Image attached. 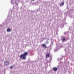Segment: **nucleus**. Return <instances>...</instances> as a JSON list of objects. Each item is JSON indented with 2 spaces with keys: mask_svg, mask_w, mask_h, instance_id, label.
<instances>
[{
  "mask_svg": "<svg viewBox=\"0 0 74 74\" xmlns=\"http://www.w3.org/2000/svg\"><path fill=\"white\" fill-rule=\"evenodd\" d=\"M27 52H25L23 54L21 55L20 56L21 58H23V60H25L26 59V56L27 55Z\"/></svg>",
  "mask_w": 74,
  "mask_h": 74,
  "instance_id": "nucleus-1",
  "label": "nucleus"
},
{
  "mask_svg": "<svg viewBox=\"0 0 74 74\" xmlns=\"http://www.w3.org/2000/svg\"><path fill=\"white\" fill-rule=\"evenodd\" d=\"M16 1H17V0H12L11 1V3H12V4H15L16 5V6H18V3H16Z\"/></svg>",
  "mask_w": 74,
  "mask_h": 74,
  "instance_id": "nucleus-2",
  "label": "nucleus"
},
{
  "mask_svg": "<svg viewBox=\"0 0 74 74\" xmlns=\"http://www.w3.org/2000/svg\"><path fill=\"white\" fill-rule=\"evenodd\" d=\"M53 70L54 71H56L58 70V68L56 67H54L53 69Z\"/></svg>",
  "mask_w": 74,
  "mask_h": 74,
  "instance_id": "nucleus-3",
  "label": "nucleus"
},
{
  "mask_svg": "<svg viewBox=\"0 0 74 74\" xmlns=\"http://www.w3.org/2000/svg\"><path fill=\"white\" fill-rule=\"evenodd\" d=\"M59 49V47H57L55 49H54L55 52H57L58 51Z\"/></svg>",
  "mask_w": 74,
  "mask_h": 74,
  "instance_id": "nucleus-4",
  "label": "nucleus"
},
{
  "mask_svg": "<svg viewBox=\"0 0 74 74\" xmlns=\"http://www.w3.org/2000/svg\"><path fill=\"white\" fill-rule=\"evenodd\" d=\"M5 65H9V62L8 61H6L4 62Z\"/></svg>",
  "mask_w": 74,
  "mask_h": 74,
  "instance_id": "nucleus-5",
  "label": "nucleus"
},
{
  "mask_svg": "<svg viewBox=\"0 0 74 74\" xmlns=\"http://www.w3.org/2000/svg\"><path fill=\"white\" fill-rule=\"evenodd\" d=\"M11 29H10V28H8L7 30L8 32H11Z\"/></svg>",
  "mask_w": 74,
  "mask_h": 74,
  "instance_id": "nucleus-6",
  "label": "nucleus"
},
{
  "mask_svg": "<svg viewBox=\"0 0 74 74\" xmlns=\"http://www.w3.org/2000/svg\"><path fill=\"white\" fill-rule=\"evenodd\" d=\"M49 57V54H47L46 56V58H48Z\"/></svg>",
  "mask_w": 74,
  "mask_h": 74,
  "instance_id": "nucleus-7",
  "label": "nucleus"
},
{
  "mask_svg": "<svg viewBox=\"0 0 74 74\" xmlns=\"http://www.w3.org/2000/svg\"><path fill=\"white\" fill-rule=\"evenodd\" d=\"M42 45L43 47H45V48L47 47L46 44H43Z\"/></svg>",
  "mask_w": 74,
  "mask_h": 74,
  "instance_id": "nucleus-8",
  "label": "nucleus"
},
{
  "mask_svg": "<svg viewBox=\"0 0 74 74\" xmlns=\"http://www.w3.org/2000/svg\"><path fill=\"white\" fill-rule=\"evenodd\" d=\"M10 69H13V68H14V65H12L11 66H10Z\"/></svg>",
  "mask_w": 74,
  "mask_h": 74,
  "instance_id": "nucleus-9",
  "label": "nucleus"
},
{
  "mask_svg": "<svg viewBox=\"0 0 74 74\" xmlns=\"http://www.w3.org/2000/svg\"><path fill=\"white\" fill-rule=\"evenodd\" d=\"M64 5V3H62L60 4V5L62 6V5Z\"/></svg>",
  "mask_w": 74,
  "mask_h": 74,
  "instance_id": "nucleus-10",
  "label": "nucleus"
},
{
  "mask_svg": "<svg viewBox=\"0 0 74 74\" xmlns=\"http://www.w3.org/2000/svg\"><path fill=\"white\" fill-rule=\"evenodd\" d=\"M65 40V38H62V41H64Z\"/></svg>",
  "mask_w": 74,
  "mask_h": 74,
  "instance_id": "nucleus-11",
  "label": "nucleus"
},
{
  "mask_svg": "<svg viewBox=\"0 0 74 74\" xmlns=\"http://www.w3.org/2000/svg\"><path fill=\"white\" fill-rule=\"evenodd\" d=\"M63 59V56H62L60 58V60H62Z\"/></svg>",
  "mask_w": 74,
  "mask_h": 74,
  "instance_id": "nucleus-12",
  "label": "nucleus"
},
{
  "mask_svg": "<svg viewBox=\"0 0 74 74\" xmlns=\"http://www.w3.org/2000/svg\"><path fill=\"white\" fill-rule=\"evenodd\" d=\"M62 63H63L62 62L59 63V64H62Z\"/></svg>",
  "mask_w": 74,
  "mask_h": 74,
  "instance_id": "nucleus-13",
  "label": "nucleus"
},
{
  "mask_svg": "<svg viewBox=\"0 0 74 74\" xmlns=\"http://www.w3.org/2000/svg\"><path fill=\"white\" fill-rule=\"evenodd\" d=\"M50 60H52V58H50Z\"/></svg>",
  "mask_w": 74,
  "mask_h": 74,
  "instance_id": "nucleus-14",
  "label": "nucleus"
},
{
  "mask_svg": "<svg viewBox=\"0 0 74 74\" xmlns=\"http://www.w3.org/2000/svg\"><path fill=\"white\" fill-rule=\"evenodd\" d=\"M33 1H34V0H33Z\"/></svg>",
  "mask_w": 74,
  "mask_h": 74,
  "instance_id": "nucleus-15",
  "label": "nucleus"
}]
</instances>
